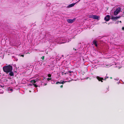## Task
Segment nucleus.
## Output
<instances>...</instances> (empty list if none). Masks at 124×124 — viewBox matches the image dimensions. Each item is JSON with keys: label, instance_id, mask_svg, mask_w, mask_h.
<instances>
[{"label": "nucleus", "instance_id": "f257e3e1", "mask_svg": "<svg viewBox=\"0 0 124 124\" xmlns=\"http://www.w3.org/2000/svg\"><path fill=\"white\" fill-rule=\"evenodd\" d=\"M3 71L8 74L9 73V75L11 76L14 75L13 72L12 71L13 70L12 66L9 65L7 66H4L3 68Z\"/></svg>", "mask_w": 124, "mask_h": 124}, {"label": "nucleus", "instance_id": "aec40b11", "mask_svg": "<svg viewBox=\"0 0 124 124\" xmlns=\"http://www.w3.org/2000/svg\"><path fill=\"white\" fill-rule=\"evenodd\" d=\"M63 86L62 85H61L60 86V87L61 88H62L63 87Z\"/></svg>", "mask_w": 124, "mask_h": 124}, {"label": "nucleus", "instance_id": "2f4dec72", "mask_svg": "<svg viewBox=\"0 0 124 124\" xmlns=\"http://www.w3.org/2000/svg\"><path fill=\"white\" fill-rule=\"evenodd\" d=\"M119 22H120V23H121L122 22H121V21H119Z\"/></svg>", "mask_w": 124, "mask_h": 124}, {"label": "nucleus", "instance_id": "f3484780", "mask_svg": "<svg viewBox=\"0 0 124 124\" xmlns=\"http://www.w3.org/2000/svg\"><path fill=\"white\" fill-rule=\"evenodd\" d=\"M19 56L20 57H24V55H19Z\"/></svg>", "mask_w": 124, "mask_h": 124}, {"label": "nucleus", "instance_id": "1a4fd4ad", "mask_svg": "<svg viewBox=\"0 0 124 124\" xmlns=\"http://www.w3.org/2000/svg\"><path fill=\"white\" fill-rule=\"evenodd\" d=\"M93 44L96 47H97L98 45L97 43V41L96 40H94L93 41Z\"/></svg>", "mask_w": 124, "mask_h": 124}, {"label": "nucleus", "instance_id": "dca6fc26", "mask_svg": "<svg viewBox=\"0 0 124 124\" xmlns=\"http://www.w3.org/2000/svg\"><path fill=\"white\" fill-rule=\"evenodd\" d=\"M41 58L42 60H44V56H42V57Z\"/></svg>", "mask_w": 124, "mask_h": 124}, {"label": "nucleus", "instance_id": "393cba45", "mask_svg": "<svg viewBox=\"0 0 124 124\" xmlns=\"http://www.w3.org/2000/svg\"><path fill=\"white\" fill-rule=\"evenodd\" d=\"M68 73V71H67V72H66V73H65V74H67V73Z\"/></svg>", "mask_w": 124, "mask_h": 124}, {"label": "nucleus", "instance_id": "cd10ccee", "mask_svg": "<svg viewBox=\"0 0 124 124\" xmlns=\"http://www.w3.org/2000/svg\"><path fill=\"white\" fill-rule=\"evenodd\" d=\"M92 16H89V18H90V17H92Z\"/></svg>", "mask_w": 124, "mask_h": 124}, {"label": "nucleus", "instance_id": "f704fd0d", "mask_svg": "<svg viewBox=\"0 0 124 124\" xmlns=\"http://www.w3.org/2000/svg\"><path fill=\"white\" fill-rule=\"evenodd\" d=\"M117 22H118L117 23H118V22H119V21H118Z\"/></svg>", "mask_w": 124, "mask_h": 124}, {"label": "nucleus", "instance_id": "412c9836", "mask_svg": "<svg viewBox=\"0 0 124 124\" xmlns=\"http://www.w3.org/2000/svg\"><path fill=\"white\" fill-rule=\"evenodd\" d=\"M10 91H13V89H10Z\"/></svg>", "mask_w": 124, "mask_h": 124}, {"label": "nucleus", "instance_id": "c9c22d12", "mask_svg": "<svg viewBox=\"0 0 124 124\" xmlns=\"http://www.w3.org/2000/svg\"><path fill=\"white\" fill-rule=\"evenodd\" d=\"M28 53H29L28 52V53H26V54H28Z\"/></svg>", "mask_w": 124, "mask_h": 124}, {"label": "nucleus", "instance_id": "9d476101", "mask_svg": "<svg viewBox=\"0 0 124 124\" xmlns=\"http://www.w3.org/2000/svg\"><path fill=\"white\" fill-rule=\"evenodd\" d=\"M37 81L35 80V79H34L31 80L30 81V82L31 83L33 82V83L34 84Z\"/></svg>", "mask_w": 124, "mask_h": 124}, {"label": "nucleus", "instance_id": "f03ea898", "mask_svg": "<svg viewBox=\"0 0 124 124\" xmlns=\"http://www.w3.org/2000/svg\"><path fill=\"white\" fill-rule=\"evenodd\" d=\"M121 8L120 7L116 8L115 11H114V14L115 16H116L117 15L118 13L120 12L121 10Z\"/></svg>", "mask_w": 124, "mask_h": 124}, {"label": "nucleus", "instance_id": "c756f323", "mask_svg": "<svg viewBox=\"0 0 124 124\" xmlns=\"http://www.w3.org/2000/svg\"><path fill=\"white\" fill-rule=\"evenodd\" d=\"M110 78L111 79H112V77H110Z\"/></svg>", "mask_w": 124, "mask_h": 124}, {"label": "nucleus", "instance_id": "ddd939ff", "mask_svg": "<svg viewBox=\"0 0 124 124\" xmlns=\"http://www.w3.org/2000/svg\"><path fill=\"white\" fill-rule=\"evenodd\" d=\"M33 85L34 86L36 87H37L38 86L36 84H33Z\"/></svg>", "mask_w": 124, "mask_h": 124}, {"label": "nucleus", "instance_id": "2eb2a0df", "mask_svg": "<svg viewBox=\"0 0 124 124\" xmlns=\"http://www.w3.org/2000/svg\"><path fill=\"white\" fill-rule=\"evenodd\" d=\"M47 79L48 81H49L51 80V78H48Z\"/></svg>", "mask_w": 124, "mask_h": 124}, {"label": "nucleus", "instance_id": "9b49d317", "mask_svg": "<svg viewBox=\"0 0 124 124\" xmlns=\"http://www.w3.org/2000/svg\"><path fill=\"white\" fill-rule=\"evenodd\" d=\"M75 4H70L69 6V7H71L74 6Z\"/></svg>", "mask_w": 124, "mask_h": 124}, {"label": "nucleus", "instance_id": "e433bc0d", "mask_svg": "<svg viewBox=\"0 0 124 124\" xmlns=\"http://www.w3.org/2000/svg\"><path fill=\"white\" fill-rule=\"evenodd\" d=\"M62 56H63V55H62Z\"/></svg>", "mask_w": 124, "mask_h": 124}, {"label": "nucleus", "instance_id": "6e6552de", "mask_svg": "<svg viewBox=\"0 0 124 124\" xmlns=\"http://www.w3.org/2000/svg\"><path fill=\"white\" fill-rule=\"evenodd\" d=\"M66 81H62H62H61L60 82H57L56 83V84H63L64 83H65Z\"/></svg>", "mask_w": 124, "mask_h": 124}, {"label": "nucleus", "instance_id": "4468645a", "mask_svg": "<svg viewBox=\"0 0 124 124\" xmlns=\"http://www.w3.org/2000/svg\"><path fill=\"white\" fill-rule=\"evenodd\" d=\"M51 75L50 74H48V76L49 77H51Z\"/></svg>", "mask_w": 124, "mask_h": 124}, {"label": "nucleus", "instance_id": "6ab92c4d", "mask_svg": "<svg viewBox=\"0 0 124 124\" xmlns=\"http://www.w3.org/2000/svg\"><path fill=\"white\" fill-rule=\"evenodd\" d=\"M122 30H124V27H122Z\"/></svg>", "mask_w": 124, "mask_h": 124}, {"label": "nucleus", "instance_id": "a878e982", "mask_svg": "<svg viewBox=\"0 0 124 124\" xmlns=\"http://www.w3.org/2000/svg\"><path fill=\"white\" fill-rule=\"evenodd\" d=\"M16 61H17L18 60V59L17 58H16Z\"/></svg>", "mask_w": 124, "mask_h": 124}, {"label": "nucleus", "instance_id": "a211bd4d", "mask_svg": "<svg viewBox=\"0 0 124 124\" xmlns=\"http://www.w3.org/2000/svg\"><path fill=\"white\" fill-rule=\"evenodd\" d=\"M68 73H71L73 72V71H68Z\"/></svg>", "mask_w": 124, "mask_h": 124}, {"label": "nucleus", "instance_id": "c85d7f7f", "mask_svg": "<svg viewBox=\"0 0 124 124\" xmlns=\"http://www.w3.org/2000/svg\"><path fill=\"white\" fill-rule=\"evenodd\" d=\"M106 77V78H107V79L108 78H109L108 77Z\"/></svg>", "mask_w": 124, "mask_h": 124}, {"label": "nucleus", "instance_id": "0eeeda50", "mask_svg": "<svg viewBox=\"0 0 124 124\" xmlns=\"http://www.w3.org/2000/svg\"><path fill=\"white\" fill-rule=\"evenodd\" d=\"M90 18H93L94 19H96L99 20V16L96 15H93L92 16V17H90Z\"/></svg>", "mask_w": 124, "mask_h": 124}, {"label": "nucleus", "instance_id": "f8f14e48", "mask_svg": "<svg viewBox=\"0 0 124 124\" xmlns=\"http://www.w3.org/2000/svg\"><path fill=\"white\" fill-rule=\"evenodd\" d=\"M1 56H0V57H1V58L2 59H3L4 57V55H1Z\"/></svg>", "mask_w": 124, "mask_h": 124}, {"label": "nucleus", "instance_id": "20e7f679", "mask_svg": "<svg viewBox=\"0 0 124 124\" xmlns=\"http://www.w3.org/2000/svg\"><path fill=\"white\" fill-rule=\"evenodd\" d=\"M75 19H69L67 20V21L69 23H73L75 21Z\"/></svg>", "mask_w": 124, "mask_h": 124}, {"label": "nucleus", "instance_id": "39448f33", "mask_svg": "<svg viewBox=\"0 0 124 124\" xmlns=\"http://www.w3.org/2000/svg\"><path fill=\"white\" fill-rule=\"evenodd\" d=\"M96 78L99 81H101L102 82H103L102 80H104V79L103 78H101L99 76H97Z\"/></svg>", "mask_w": 124, "mask_h": 124}, {"label": "nucleus", "instance_id": "b1692460", "mask_svg": "<svg viewBox=\"0 0 124 124\" xmlns=\"http://www.w3.org/2000/svg\"><path fill=\"white\" fill-rule=\"evenodd\" d=\"M73 50H77V49H75L74 48H73Z\"/></svg>", "mask_w": 124, "mask_h": 124}, {"label": "nucleus", "instance_id": "423d86ee", "mask_svg": "<svg viewBox=\"0 0 124 124\" xmlns=\"http://www.w3.org/2000/svg\"><path fill=\"white\" fill-rule=\"evenodd\" d=\"M120 16L114 17L112 16L111 19L113 20H116L120 18Z\"/></svg>", "mask_w": 124, "mask_h": 124}, {"label": "nucleus", "instance_id": "5701e85b", "mask_svg": "<svg viewBox=\"0 0 124 124\" xmlns=\"http://www.w3.org/2000/svg\"><path fill=\"white\" fill-rule=\"evenodd\" d=\"M47 85V83H45V84H44V85Z\"/></svg>", "mask_w": 124, "mask_h": 124}, {"label": "nucleus", "instance_id": "473e14b6", "mask_svg": "<svg viewBox=\"0 0 124 124\" xmlns=\"http://www.w3.org/2000/svg\"><path fill=\"white\" fill-rule=\"evenodd\" d=\"M63 72H62V75H63Z\"/></svg>", "mask_w": 124, "mask_h": 124}, {"label": "nucleus", "instance_id": "7c9ffc66", "mask_svg": "<svg viewBox=\"0 0 124 124\" xmlns=\"http://www.w3.org/2000/svg\"><path fill=\"white\" fill-rule=\"evenodd\" d=\"M29 85H32V84H30Z\"/></svg>", "mask_w": 124, "mask_h": 124}, {"label": "nucleus", "instance_id": "bb28decb", "mask_svg": "<svg viewBox=\"0 0 124 124\" xmlns=\"http://www.w3.org/2000/svg\"><path fill=\"white\" fill-rule=\"evenodd\" d=\"M123 15H124V10L123 12Z\"/></svg>", "mask_w": 124, "mask_h": 124}, {"label": "nucleus", "instance_id": "4be33fe9", "mask_svg": "<svg viewBox=\"0 0 124 124\" xmlns=\"http://www.w3.org/2000/svg\"><path fill=\"white\" fill-rule=\"evenodd\" d=\"M106 79H107V78H106V77H105V78L104 79V80H106Z\"/></svg>", "mask_w": 124, "mask_h": 124}, {"label": "nucleus", "instance_id": "72a5a7b5", "mask_svg": "<svg viewBox=\"0 0 124 124\" xmlns=\"http://www.w3.org/2000/svg\"><path fill=\"white\" fill-rule=\"evenodd\" d=\"M63 72H62V75H63Z\"/></svg>", "mask_w": 124, "mask_h": 124}, {"label": "nucleus", "instance_id": "7ed1b4c3", "mask_svg": "<svg viewBox=\"0 0 124 124\" xmlns=\"http://www.w3.org/2000/svg\"><path fill=\"white\" fill-rule=\"evenodd\" d=\"M110 19V17L109 15H107L104 18V20L106 21H109Z\"/></svg>", "mask_w": 124, "mask_h": 124}]
</instances>
